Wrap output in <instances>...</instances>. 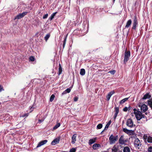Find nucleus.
<instances>
[{"instance_id":"5701e85b","label":"nucleus","mask_w":152,"mask_h":152,"mask_svg":"<svg viewBox=\"0 0 152 152\" xmlns=\"http://www.w3.org/2000/svg\"><path fill=\"white\" fill-rule=\"evenodd\" d=\"M57 13V12L53 13L51 15L50 17L49 18V19H50V20H52L54 18V16L56 15Z\"/></svg>"},{"instance_id":"a19ab883","label":"nucleus","mask_w":152,"mask_h":152,"mask_svg":"<svg viewBox=\"0 0 152 152\" xmlns=\"http://www.w3.org/2000/svg\"><path fill=\"white\" fill-rule=\"evenodd\" d=\"M128 110V107H125L123 109V111L124 112H126Z\"/></svg>"},{"instance_id":"1a4fd4ad","label":"nucleus","mask_w":152,"mask_h":152,"mask_svg":"<svg viewBox=\"0 0 152 152\" xmlns=\"http://www.w3.org/2000/svg\"><path fill=\"white\" fill-rule=\"evenodd\" d=\"M119 142L120 144L121 145H126V140H124V136L122 135L121 136L119 140Z\"/></svg>"},{"instance_id":"6ab92c4d","label":"nucleus","mask_w":152,"mask_h":152,"mask_svg":"<svg viewBox=\"0 0 152 152\" xmlns=\"http://www.w3.org/2000/svg\"><path fill=\"white\" fill-rule=\"evenodd\" d=\"M100 147V145L99 144L95 143L93 145V148L94 150L98 149V148Z\"/></svg>"},{"instance_id":"37998d69","label":"nucleus","mask_w":152,"mask_h":152,"mask_svg":"<svg viewBox=\"0 0 152 152\" xmlns=\"http://www.w3.org/2000/svg\"><path fill=\"white\" fill-rule=\"evenodd\" d=\"M4 90L3 87L1 86L0 85V92H1L2 91Z\"/></svg>"},{"instance_id":"473e14b6","label":"nucleus","mask_w":152,"mask_h":152,"mask_svg":"<svg viewBox=\"0 0 152 152\" xmlns=\"http://www.w3.org/2000/svg\"><path fill=\"white\" fill-rule=\"evenodd\" d=\"M115 72H116L115 71V70H110V71H109L108 72V73H110L112 75H114V74H115Z\"/></svg>"},{"instance_id":"8fccbe9b","label":"nucleus","mask_w":152,"mask_h":152,"mask_svg":"<svg viewBox=\"0 0 152 152\" xmlns=\"http://www.w3.org/2000/svg\"><path fill=\"white\" fill-rule=\"evenodd\" d=\"M54 74H56V72H54Z\"/></svg>"},{"instance_id":"f704fd0d","label":"nucleus","mask_w":152,"mask_h":152,"mask_svg":"<svg viewBox=\"0 0 152 152\" xmlns=\"http://www.w3.org/2000/svg\"><path fill=\"white\" fill-rule=\"evenodd\" d=\"M29 60L31 61H33L35 60L33 56H31L29 57Z\"/></svg>"},{"instance_id":"2eb2a0df","label":"nucleus","mask_w":152,"mask_h":152,"mask_svg":"<svg viewBox=\"0 0 152 152\" xmlns=\"http://www.w3.org/2000/svg\"><path fill=\"white\" fill-rule=\"evenodd\" d=\"M115 92L114 91H112L109 92L106 96L107 99V101L109 100L110 97Z\"/></svg>"},{"instance_id":"f3484780","label":"nucleus","mask_w":152,"mask_h":152,"mask_svg":"<svg viewBox=\"0 0 152 152\" xmlns=\"http://www.w3.org/2000/svg\"><path fill=\"white\" fill-rule=\"evenodd\" d=\"M59 139L56 138L51 143V144L52 145H55L56 144H57L59 143Z\"/></svg>"},{"instance_id":"09e8293b","label":"nucleus","mask_w":152,"mask_h":152,"mask_svg":"<svg viewBox=\"0 0 152 152\" xmlns=\"http://www.w3.org/2000/svg\"><path fill=\"white\" fill-rule=\"evenodd\" d=\"M145 114H146V115L147 114V113H145Z\"/></svg>"},{"instance_id":"423d86ee","label":"nucleus","mask_w":152,"mask_h":152,"mask_svg":"<svg viewBox=\"0 0 152 152\" xmlns=\"http://www.w3.org/2000/svg\"><path fill=\"white\" fill-rule=\"evenodd\" d=\"M126 125L130 128H132L135 126V125H134L132 119H128L126 123Z\"/></svg>"},{"instance_id":"9b49d317","label":"nucleus","mask_w":152,"mask_h":152,"mask_svg":"<svg viewBox=\"0 0 152 152\" xmlns=\"http://www.w3.org/2000/svg\"><path fill=\"white\" fill-rule=\"evenodd\" d=\"M123 131L128 134L131 135L133 134V131L132 130H129L126 128H124L123 129Z\"/></svg>"},{"instance_id":"9d476101","label":"nucleus","mask_w":152,"mask_h":152,"mask_svg":"<svg viewBox=\"0 0 152 152\" xmlns=\"http://www.w3.org/2000/svg\"><path fill=\"white\" fill-rule=\"evenodd\" d=\"M141 110L142 112H145L148 110V108L147 106L145 104H143L141 106Z\"/></svg>"},{"instance_id":"b1692460","label":"nucleus","mask_w":152,"mask_h":152,"mask_svg":"<svg viewBox=\"0 0 152 152\" xmlns=\"http://www.w3.org/2000/svg\"><path fill=\"white\" fill-rule=\"evenodd\" d=\"M62 67L61 66V64H59V68H58V75H59L61 74L62 72Z\"/></svg>"},{"instance_id":"aec40b11","label":"nucleus","mask_w":152,"mask_h":152,"mask_svg":"<svg viewBox=\"0 0 152 152\" xmlns=\"http://www.w3.org/2000/svg\"><path fill=\"white\" fill-rule=\"evenodd\" d=\"M130 150L129 148L127 146L125 147L123 149L124 152H130Z\"/></svg>"},{"instance_id":"2f4dec72","label":"nucleus","mask_w":152,"mask_h":152,"mask_svg":"<svg viewBox=\"0 0 152 152\" xmlns=\"http://www.w3.org/2000/svg\"><path fill=\"white\" fill-rule=\"evenodd\" d=\"M76 149V148H72L70 150L69 152H75Z\"/></svg>"},{"instance_id":"a18cd8bd","label":"nucleus","mask_w":152,"mask_h":152,"mask_svg":"<svg viewBox=\"0 0 152 152\" xmlns=\"http://www.w3.org/2000/svg\"><path fill=\"white\" fill-rule=\"evenodd\" d=\"M118 114L115 113L114 116V119L115 120Z\"/></svg>"},{"instance_id":"f257e3e1","label":"nucleus","mask_w":152,"mask_h":152,"mask_svg":"<svg viewBox=\"0 0 152 152\" xmlns=\"http://www.w3.org/2000/svg\"><path fill=\"white\" fill-rule=\"evenodd\" d=\"M134 114L135 118L137 121H139L142 118H144L145 116L143 115L141 112L136 109V108L133 109Z\"/></svg>"},{"instance_id":"de8ad7c7","label":"nucleus","mask_w":152,"mask_h":152,"mask_svg":"<svg viewBox=\"0 0 152 152\" xmlns=\"http://www.w3.org/2000/svg\"><path fill=\"white\" fill-rule=\"evenodd\" d=\"M139 107H140V105H139Z\"/></svg>"},{"instance_id":"7c9ffc66","label":"nucleus","mask_w":152,"mask_h":152,"mask_svg":"<svg viewBox=\"0 0 152 152\" xmlns=\"http://www.w3.org/2000/svg\"><path fill=\"white\" fill-rule=\"evenodd\" d=\"M50 34H47L46 36L45 37V39L46 41L50 37Z\"/></svg>"},{"instance_id":"f8f14e48","label":"nucleus","mask_w":152,"mask_h":152,"mask_svg":"<svg viewBox=\"0 0 152 152\" xmlns=\"http://www.w3.org/2000/svg\"><path fill=\"white\" fill-rule=\"evenodd\" d=\"M48 142V140H44L40 142L38 144L37 146V148H38V147H40L42 145H43L47 143Z\"/></svg>"},{"instance_id":"dca6fc26","label":"nucleus","mask_w":152,"mask_h":152,"mask_svg":"<svg viewBox=\"0 0 152 152\" xmlns=\"http://www.w3.org/2000/svg\"><path fill=\"white\" fill-rule=\"evenodd\" d=\"M77 137V134H74L73 135L72 139V144H74L75 143L76 141V138Z\"/></svg>"},{"instance_id":"c85d7f7f","label":"nucleus","mask_w":152,"mask_h":152,"mask_svg":"<svg viewBox=\"0 0 152 152\" xmlns=\"http://www.w3.org/2000/svg\"><path fill=\"white\" fill-rule=\"evenodd\" d=\"M55 97V95L54 94H53L50 97V101L51 102H52L53 100L54 99Z\"/></svg>"},{"instance_id":"c756f323","label":"nucleus","mask_w":152,"mask_h":152,"mask_svg":"<svg viewBox=\"0 0 152 152\" xmlns=\"http://www.w3.org/2000/svg\"><path fill=\"white\" fill-rule=\"evenodd\" d=\"M66 35L65 36V38H64V41L63 43V48H64V47H65V44H66Z\"/></svg>"},{"instance_id":"4468645a","label":"nucleus","mask_w":152,"mask_h":152,"mask_svg":"<svg viewBox=\"0 0 152 152\" xmlns=\"http://www.w3.org/2000/svg\"><path fill=\"white\" fill-rule=\"evenodd\" d=\"M132 23V20L131 19L129 20L126 23V26H125V28H128L129 27Z\"/></svg>"},{"instance_id":"393cba45","label":"nucleus","mask_w":152,"mask_h":152,"mask_svg":"<svg viewBox=\"0 0 152 152\" xmlns=\"http://www.w3.org/2000/svg\"><path fill=\"white\" fill-rule=\"evenodd\" d=\"M129 98H125L122 100L120 102V104H122L124 103L127 100H128V99Z\"/></svg>"},{"instance_id":"6e6552de","label":"nucleus","mask_w":152,"mask_h":152,"mask_svg":"<svg viewBox=\"0 0 152 152\" xmlns=\"http://www.w3.org/2000/svg\"><path fill=\"white\" fill-rule=\"evenodd\" d=\"M28 13L27 12H23L22 13H20L16 16L14 18V20H15L16 19H20Z\"/></svg>"},{"instance_id":"20e7f679","label":"nucleus","mask_w":152,"mask_h":152,"mask_svg":"<svg viewBox=\"0 0 152 152\" xmlns=\"http://www.w3.org/2000/svg\"><path fill=\"white\" fill-rule=\"evenodd\" d=\"M130 56V52L129 51H125V57L124 60V62L125 64L127 62L129 59Z\"/></svg>"},{"instance_id":"72a5a7b5","label":"nucleus","mask_w":152,"mask_h":152,"mask_svg":"<svg viewBox=\"0 0 152 152\" xmlns=\"http://www.w3.org/2000/svg\"><path fill=\"white\" fill-rule=\"evenodd\" d=\"M115 114H118L119 113V108L118 107H115Z\"/></svg>"},{"instance_id":"a878e982","label":"nucleus","mask_w":152,"mask_h":152,"mask_svg":"<svg viewBox=\"0 0 152 152\" xmlns=\"http://www.w3.org/2000/svg\"><path fill=\"white\" fill-rule=\"evenodd\" d=\"M60 126V123H58L57 124L53 127V129L55 130L57 129Z\"/></svg>"},{"instance_id":"58836bf2","label":"nucleus","mask_w":152,"mask_h":152,"mask_svg":"<svg viewBox=\"0 0 152 152\" xmlns=\"http://www.w3.org/2000/svg\"><path fill=\"white\" fill-rule=\"evenodd\" d=\"M148 152H152V147L150 146L148 149Z\"/></svg>"},{"instance_id":"79ce46f5","label":"nucleus","mask_w":152,"mask_h":152,"mask_svg":"<svg viewBox=\"0 0 152 152\" xmlns=\"http://www.w3.org/2000/svg\"><path fill=\"white\" fill-rule=\"evenodd\" d=\"M28 115V113H25L22 115V117H27Z\"/></svg>"},{"instance_id":"0eeeda50","label":"nucleus","mask_w":152,"mask_h":152,"mask_svg":"<svg viewBox=\"0 0 152 152\" xmlns=\"http://www.w3.org/2000/svg\"><path fill=\"white\" fill-rule=\"evenodd\" d=\"M138 22L137 21V17L134 16L133 20V23L132 28L133 29L135 30L137 27L138 26Z\"/></svg>"},{"instance_id":"cd10ccee","label":"nucleus","mask_w":152,"mask_h":152,"mask_svg":"<svg viewBox=\"0 0 152 152\" xmlns=\"http://www.w3.org/2000/svg\"><path fill=\"white\" fill-rule=\"evenodd\" d=\"M102 127V124H98L96 127L97 129H101Z\"/></svg>"},{"instance_id":"c03bdc74","label":"nucleus","mask_w":152,"mask_h":152,"mask_svg":"<svg viewBox=\"0 0 152 152\" xmlns=\"http://www.w3.org/2000/svg\"><path fill=\"white\" fill-rule=\"evenodd\" d=\"M78 99V97L76 96H75V97L74 98V101L75 102H76V101H77Z\"/></svg>"},{"instance_id":"4c0bfd02","label":"nucleus","mask_w":152,"mask_h":152,"mask_svg":"<svg viewBox=\"0 0 152 152\" xmlns=\"http://www.w3.org/2000/svg\"><path fill=\"white\" fill-rule=\"evenodd\" d=\"M112 150L113 151L115 152H116L117 151V149L115 147V146H114L113 147Z\"/></svg>"},{"instance_id":"4be33fe9","label":"nucleus","mask_w":152,"mask_h":152,"mask_svg":"<svg viewBox=\"0 0 152 152\" xmlns=\"http://www.w3.org/2000/svg\"><path fill=\"white\" fill-rule=\"evenodd\" d=\"M110 123L111 121H110L106 125L104 129V131L106 130L108 128L109 125L110 124Z\"/></svg>"},{"instance_id":"49530a36","label":"nucleus","mask_w":152,"mask_h":152,"mask_svg":"<svg viewBox=\"0 0 152 152\" xmlns=\"http://www.w3.org/2000/svg\"><path fill=\"white\" fill-rule=\"evenodd\" d=\"M104 131V130L101 132V134H102L103 132Z\"/></svg>"},{"instance_id":"bb28decb","label":"nucleus","mask_w":152,"mask_h":152,"mask_svg":"<svg viewBox=\"0 0 152 152\" xmlns=\"http://www.w3.org/2000/svg\"><path fill=\"white\" fill-rule=\"evenodd\" d=\"M73 83H72L71 86L69 88H67V93H69L70 92L73 86Z\"/></svg>"},{"instance_id":"f03ea898","label":"nucleus","mask_w":152,"mask_h":152,"mask_svg":"<svg viewBox=\"0 0 152 152\" xmlns=\"http://www.w3.org/2000/svg\"><path fill=\"white\" fill-rule=\"evenodd\" d=\"M118 135L114 136L113 134H111L109 138L110 144L112 145L115 143L116 141L118 140Z\"/></svg>"},{"instance_id":"ddd939ff","label":"nucleus","mask_w":152,"mask_h":152,"mask_svg":"<svg viewBox=\"0 0 152 152\" xmlns=\"http://www.w3.org/2000/svg\"><path fill=\"white\" fill-rule=\"evenodd\" d=\"M151 96L150 94L149 93H146L145 95H144L143 97L142 98V99L145 100L146 99H149L151 97Z\"/></svg>"},{"instance_id":"412c9836","label":"nucleus","mask_w":152,"mask_h":152,"mask_svg":"<svg viewBox=\"0 0 152 152\" xmlns=\"http://www.w3.org/2000/svg\"><path fill=\"white\" fill-rule=\"evenodd\" d=\"M80 75L83 76L85 74V70L84 69H82L80 70Z\"/></svg>"},{"instance_id":"a211bd4d","label":"nucleus","mask_w":152,"mask_h":152,"mask_svg":"<svg viewBox=\"0 0 152 152\" xmlns=\"http://www.w3.org/2000/svg\"><path fill=\"white\" fill-rule=\"evenodd\" d=\"M96 138L95 137L93 139H90L88 142L89 144L90 145H91L94 143L96 141Z\"/></svg>"},{"instance_id":"ea45409f","label":"nucleus","mask_w":152,"mask_h":152,"mask_svg":"<svg viewBox=\"0 0 152 152\" xmlns=\"http://www.w3.org/2000/svg\"><path fill=\"white\" fill-rule=\"evenodd\" d=\"M66 94V89L61 94V96H63L64 94Z\"/></svg>"},{"instance_id":"c9c22d12","label":"nucleus","mask_w":152,"mask_h":152,"mask_svg":"<svg viewBox=\"0 0 152 152\" xmlns=\"http://www.w3.org/2000/svg\"><path fill=\"white\" fill-rule=\"evenodd\" d=\"M45 119V118H42L41 119H39L38 120V122H39V123H41L42 122H43L44 121Z\"/></svg>"},{"instance_id":"7ed1b4c3","label":"nucleus","mask_w":152,"mask_h":152,"mask_svg":"<svg viewBox=\"0 0 152 152\" xmlns=\"http://www.w3.org/2000/svg\"><path fill=\"white\" fill-rule=\"evenodd\" d=\"M143 138L145 142H147L149 143H152V137L147 134H145Z\"/></svg>"},{"instance_id":"e433bc0d","label":"nucleus","mask_w":152,"mask_h":152,"mask_svg":"<svg viewBox=\"0 0 152 152\" xmlns=\"http://www.w3.org/2000/svg\"><path fill=\"white\" fill-rule=\"evenodd\" d=\"M48 14H45L43 17V19H46L48 17Z\"/></svg>"},{"instance_id":"39448f33","label":"nucleus","mask_w":152,"mask_h":152,"mask_svg":"<svg viewBox=\"0 0 152 152\" xmlns=\"http://www.w3.org/2000/svg\"><path fill=\"white\" fill-rule=\"evenodd\" d=\"M134 146L136 148L139 149L140 147L141 144L140 141L137 138H136L134 142Z\"/></svg>"}]
</instances>
